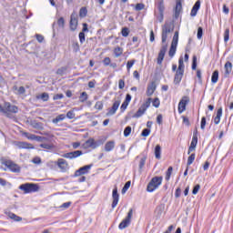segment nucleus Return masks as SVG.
<instances>
[{"label": "nucleus", "mask_w": 233, "mask_h": 233, "mask_svg": "<svg viewBox=\"0 0 233 233\" xmlns=\"http://www.w3.org/2000/svg\"><path fill=\"white\" fill-rule=\"evenodd\" d=\"M174 32V26L170 23H166L162 26V46L160 48V51L158 53V56L157 59V65H163V59H165V55L167 54V50L168 48V44L167 43V40L168 39V35L172 34Z\"/></svg>", "instance_id": "1"}, {"label": "nucleus", "mask_w": 233, "mask_h": 233, "mask_svg": "<svg viewBox=\"0 0 233 233\" xmlns=\"http://www.w3.org/2000/svg\"><path fill=\"white\" fill-rule=\"evenodd\" d=\"M185 74V62L183 61V56L178 59V67L175 74L174 84L179 85L181 83V79H183V76Z\"/></svg>", "instance_id": "2"}, {"label": "nucleus", "mask_w": 233, "mask_h": 233, "mask_svg": "<svg viewBox=\"0 0 233 233\" xmlns=\"http://www.w3.org/2000/svg\"><path fill=\"white\" fill-rule=\"evenodd\" d=\"M162 183H163V177H152L147 187V192H154V190H157V188L161 187Z\"/></svg>", "instance_id": "3"}, {"label": "nucleus", "mask_w": 233, "mask_h": 233, "mask_svg": "<svg viewBox=\"0 0 233 233\" xmlns=\"http://www.w3.org/2000/svg\"><path fill=\"white\" fill-rule=\"evenodd\" d=\"M19 189L23 190L25 194H32L39 191V185L34 183H25L20 185Z\"/></svg>", "instance_id": "4"}, {"label": "nucleus", "mask_w": 233, "mask_h": 233, "mask_svg": "<svg viewBox=\"0 0 233 233\" xmlns=\"http://www.w3.org/2000/svg\"><path fill=\"white\" fill-rule=\"evenodd\" d=\"M179 41V32H175L172 42H171V46L169 48L168 56L169 57H174L176 56V50H177V43Z\"/></svg>", "instance_id": "5"}, {"label": "nucleus", "mask_w": 233, "mask_h": 233, "mask_svg": "<svg viewBox=\"0 0 233 233\" xmlns=\"http://www.w3.org/2000/svg\"><path fill=\"white\" fill-rule=\"evenodd\" d=\"M152 103V98H147V101L138 108L137 113L133 116V117H141L147 112V109L150 107V104Z\"/></svg>", "instance_id": "6"}, {"label": "nucleus", "mask_w": 233, "mask_h": 233, "mask_svg": "<svg viewBox=\"0 0 233 233\" xmlns=\"http://www.w3.org/2000/svg\"><path fill=\"white\" fill-rule=\"evenodd\" d=\"M5 112H4L5 116H6V117H10V114H17V112H19V107L10 104V102H5Z\"/></svg>", "instance_id": "7"}, {"label": "nucleus", "mask_w": 233, "mask_h": 233, "mask_svg": "<svg viewBox=\"0 0 233 233\" xmlns=\"http://www.w3.org/2000/svg\"><path fill=\"white\" fill-rule=\"evenodd\" d=\"M5 167H6L11 172H14L15 174H19L21 172V167L19 165L15 164L12 160H5L4 162Z\"/></svg>", "instance_id": "8"}, {"label": "nucleus", "mask_w": 233, "mask_h": 233, "mask_svg": "<svg viewBox=\"0 0 233 233\" xmlns=\"http://www.w3.org/2000/svg\"><path fill=\"white\" fill-rule=\"evenodd\" d=\"M133 214H134V210L133 209H129V211L127 213V216L122 221V223H120L119 226H118V228L120 230H123V229L127 228V227H128V225H130V222L132 221Z\"/></svg>", "instance_id": "9"}, {"label": "nucleus", "mask_w": 233, "mask_h": 233, "mask_svg": "<svg viewBox=\"0 0 233 233\" xmlns=\"http://www.w3.org/2000/svg\"><path fill=\"white\" fill-rule=\"evenodd\" d=\"M190 103V97L185 96H183L178 103V114H183L187 110V105Z\"/></svg>", "instance_id": "10"}, {"label": "nucleus", "mask_w": 233, "mask_h": 233, "mask_svg": "<svg viewBox=\"0 0 233 233\" xmlns=\"http://www.w3.org/2000/svg\"><path fill=\"white\" fill-rule=\"evenodd\" d=\"M69 25H70V30L72 32H76V30H77V25H78L77 14L72 13Z\"/></svg>", "instance_id": "11"}, {"label": "nucleus", "mask_w": 233, "mask_h": 233, "mask_svg": "<svg viewBox=\"0 0 233 233\" xmlns=\"http://www.w3.org/2000/svg\"><path fill=\"white\" fill-rule=\"evenodd\" d=\"M90 168H92V165H86L80 167L78 170L75 172V177H79V176H85V174H88Z\"/></svg>", "instance_id": "12"}, {"label": "nucleus", "mask_w": 233, "mask_h": 233, "mask_svg": "<svg viewBox=\"0 0 233 233\" xmlns=\"http://www.w3.org/2000/svg\"><path fill=\"white\" fill-rule=\"evenodd\" d=\"M79 156H83V151L76 150V151L66 153L62 155V157H65L66 159H76V157H79Z\"/></svg>", "instance_id": "13"}, {"label": "nucleus", "mask_w": 233, "mask_h": 233, "mask_svg": "<svg viewBox=\"0 0 233 233\" xmlns=\"http://www.w3.org/2000/svg\"><path fill=\"white\" fill-rule=\"evenodd\" d=\"M119 105H121V99L115 100L111 108L108 109L106 116H114L117 109L119 108Z\"/></svg>", "instance_id": "14"}, {"label": "nucleus", "mask_w": 233, "mask_h": 233, "mask_svg": "<svg viewBox=\"0 0 233 233\" xmlns=\"http://www.w3.org/2000/svg\"><path fill=\"white\" fill-rule=\"evenodd\" d=\"M57 167L60 168L61 172H66L68 170V162L64 158H58Z\"/></svg>", "instance_id": "15"}, {"label": "nucleus", "mask_w": 233, "mask_h": 233, "mask_svg": "<svg viewBox=\"0 0 233 233\" xmlns=\"http://www.w3.org/2000/svg\"><path fill=\"white\" fill-rule=\"evenodd\" d=\"M112 198V208H116L117 207V203H119V193H117V187L113 189Z\"/></svg>", "instance_id": "16"}, {"label": "nucleus", "mask_w": 233, "mask_h": 233, "mask_svg": "<svg viewBox=\"0 0 233 233\" xmlns=\"http://www.w3.org/2000/svg\"><path fill=\"white\" fill-rule=\"evenodd\" d=\"M15 147L20 149H34V146L27 142H15Z\"/></svg>", "instance_id": "17"}, {"label": "nucleus", "mask_w": 233, "mask_h": 233, "mask_svg": "<svg viewBox=\"0 0 233 233\" xmlns=\"http://www.w3.org/2000/svg\"><path fill=\"white\" fill-rule=\"evenodd\" d=\"M130 101H132V96H130V94H127L126 96L125 101L122 103L120 106L121 112H125V110H127L128 105L130 104Z\"/></svg>", "instance_id": "18"}, {"label": "nucleus", "mask_w": 233, "mask_h": 233, "mask_svg": "<svg viewBox=\"0 0 233 233\" xmlns=\"http://www.w3.org/2000/svg\"><path fill=\"white\" fill-rule=\"evenodd\" d=\"M200 7H201V2L198 0L191 9V13H190L191 17H196V15H198V11L199 10Z\"/></svg>", "instance_id": "19"}, {"label": "nucleus", "mask_w": 233, "mask_h": 233, "mask_svg": "<svg viewBox=\"0 0 233 233\" xmlns=\"http://www.w3.org/2000/svg\"><path fill=\"white\" fill-rule=\"evenodd\" d=\"M196 147H198V136L194 135L193 137H192L191 144L188 147L187 154H190V152H194V150H196Z\"/></svg>", "instance_id": "20"}, {"label": "nucleus", "mask_w": 233, "mask_h": 233, "mask_svg": "<svg viewBox=\"0 0 233 233\" xmlns=\"http://www.w3.org/2000/svg\"><path fill=\"white\" fill-rule=\"evenodd\" d=\"M156 88H157L156 82H152L151 84H149L147 86V92H146L147 96L148 97H150V96H152L156 92Z\"/></svg>", "instance_id": "21"}, {"label": "nucleus", "mask_w": 233, "mask_h": 233, "mask_svg": "<svg viewBox=\"0 0 233 233\" xmlns=\"http://www.w3.org/2000/svg\"><path fill=\"white\" fill-rule=\"evenodd\" d=\"M84 148H96V140L94 138H89L83 145Z\"/></svg>", "instance_id": "22"}, {"label": "nucleus", "mask_w": 233, "mask_h": 233, "mask_svg": "<svg viewBox=\"0 0 233 233\" xmlns=\"http://www.w3.org/2000/svg\"><path fill=\"white\" fill-rule=\"evenodd\" d=\"M183 10V5L181 4V1H177L176 7H175V17L177 19L179 17V14H181Z\"/></svg>", "instance_id": "23"}, {"label": "nucleus", "mask_w": 233, "mask_h": 233, "mask_svg": "<svg viewBox=\"0 0 233 233\" xmlns=\"http://www.w3.org/2000/svg\"><path fill=\"white\" fill-rule=\"evenodd\" d=\"M13 91L15 92V94H16V96H23V94L26 93V89L25 88V86H14Z\"/></svg>", "instance_id": "24"}, {"label": "nucleus", "mask_w": 233, "mask_h": 233, "mask_svg": "<svg viewBox=\"0 0 233 233\" xmlns=\"http://www.w3.org/2000/svg\"><path fill=\"white\" fill-rule=\"evenodd\" d=\"M116 148V141L111 140L107 141L105 145V151L106 152H112V150Z\"/></svg>", "instance_id": "25"}, {"label": "nucleus", "mask_w": 233, "mask_h": 233, "mask_svg": "<svg viewBox=\"0 0 233 233\" xmlns=\"http://www.w3.org/2000/svg\"><path fill=\"white\" fill-rule=\"evenodd\" d=\"M222 116H223V108L220 107V108L218 109L217 116L214 117L215 125H219Z\"/></svg>", "instance_id": "26"}, {"label": "nucleus", "mask_w": 233, "mask_h": 233, "mask_svg": "<svg viewBox=\"0 0 233 233\" xmlns=\"http://www.w3.org/2000/svg\"><path fill=\"white\" fill-rule=\"evenodd\" d=\"M6 216L8 217L9 219H13V221H23V218L15 215V213L12 212H5Z\"/></svg>", "instance_id": "27"}, {"label": "nucleus", "mask_w": 233, "mask_h": 233, "mask_svg": "<svg viewBox=\"0 0 233 233\" xmlns=\"http://www.w3.org/2000/svg\"><path fill=\"white\" fill-rule=\"evenodd\" d=\"M157 9L160 14H165V0L157 1Z\"/></svg>", "instance_id": "28"}, {"label": "nucleus", "mask_w": 233, "mask_h": 233, "mask_svg": "<svg viewBox=\"0 0 233 233\" xmlns=\"http://www.w3.org/2000/svg\"><path fill=\"white\" fill-rule=\"evenodd\" d=\"M226 76H230V72H232V64L230 62H227L224 66Z\"/></svg>", "instance_id": "29"}, {"label": "nucleus", "mask_w": 233, "mask_h": 233, "mask_svg": "<svg viewBox=\"0 0 233 233\" xmlns=\"http://www.w3.org/2000/svg\"><path fill=\"white\" fill-rule=\"evenodd\" d=\"M219 79V71L218 70H215L212 74V76H211V82L216 85V83H218Z\"/></svg>", "instance_id": "30"}, {"label": "nucleus", "mask_w": 233, "mask_h": 233, "mask_svg": "<svg viewBox=\"0 0 233 233\" xmlns=\"http://www.w3.org/2000/svg\"><path fill=\"white\" fill-rule=\"evenodd\" d=\"M66 116H65V114H61L59 116H57L55 119L52 120V123H54L55 125H57V123L64 121V119H66Z\"/></svg>", "instance_id": "31"}, {"label": "nucleus", "mask_w": 233, "mask_h": 233, "mask_svg": "<svg viewBox=\"0 0 233 233\" xmlns=\"http://www.w3.org/2000/svg\"><path fill=\"white\" fill-rule=\"evenodd\" d=\"M155 157L157 159H161V146L157 145L155 147Z\"/></svg>", "instance_id": "32"}, {"label": "nucleus", "mask_w": 233, "mask_h": 233, "mask_svg": "<svg viewBox=\"0 0 233 233\" xmlns=\"http://www.w3.org/2000/svg\"><path fill=\"white\" fill-rule=\"evenodd\" d=\"M40 147L45 148L46 150H52V148H54V144L52 143L40 144Z\"/></svg>", "instance_id": "33"}, {"label": "nucleus", "mask_w": 233, "mask_h": 233, "mask_svg": "<svg viewBox=\"0 0 233 233\" xmlns=\"http://www.w3.org/2000/svg\"><path fill=\"white\" fill-rule=\"evenodd\" d=\"M114 54L116 57H120L123 55V48L119 46L115 47Z\"/></svg>", "instance_id": "34"}, {"label": "nucleus", "mask_w": 233, "mask_h": 233, "mask_svg": "<svg viewBox=\"0 0 233 233\" xmlns=\"http://www.w3.org/2000/svg\"><path fill=\"white\" fill-rule=\"evenodd\" d=\"M195 160H196V153H193L187 157V167H190V165H192V163H194Z\"/></svg>", "instance_id": "35"}, {"label": "nucleus", "mask_w": 233, "mask_h": 233, "mask_svg": "<svg viewBox=\"0 0 233 233\" xmlns=\"http://www.w3.org/2000/svg\"><path fill=\"white\" fill-rule=\"evenodd\" d=\"M87 100H88V94H86V92H82L79 96L80 103H85V101H87Z\"/></svg>", "instance_id": "36"}, {"label": "nucleus", "mask_w": 233, "mask_h": 233, "mask_svg": "<svg viewBox=\"0 0 233 233\" xmlns=\"http://www.w3.org/2000/svg\"><path fill=\"white\" fill-rule=\"evenodd\" d=\"M37 99H42V101H48L50 99V96H48V93H43L40 96H36Z\"/></svg>", "instance_id": "37"}, {"label": "nucleus", "mask_w": 233, "mask_h": 233, "mask_svg": "<svg viewBox=\"0 0 233 233\" xmlns=\"http://www.w3.org/2000/svg\"><path fill=\"white\" fill-rule=\"evenodd\" d=\"M174 168L172 167H169L167 168V171L166 172V181H170V176H172V171Z\"/></svg>", "instance_id": "38"}, {"label": "nucleus", "mask_w": 233, "mask_h": 233, "mask_svg": "<svg viewBox=\"0 0 233 233\" xmlns=\"http://www.w3.org/2000/svg\"><path fill=\"white\" fill-rule=\"evenodd\" d=\"M229 38H230V29L227 28L224 32V41H225V43H228Z\"/></svg>", "instance_id": "39"}, {"label": "nucleus", "mask_w": 233, "mask_h": 233, "mask_svg": "<svg viewBox=\"0 0 233 233\" xmlns=\"http://www.w3.org/2000/svg\"><path fill=\"white\" fill-rule=\"evenodd\" d=\"M86 14H88V10H86V7H81L79 11V16L86 17Z\"/></svg>", "instance_id": "40"}, {"label": "nucleus", "mask_w": 233, "mask_h": 233, "mask_svg": "<svg viewBox=\"0 0 233 233\" xmlns=\"http://www.w3.org/2000/svg\"><path fill=\"white\" fill-rule=\"evenodd\" d=\"M24 136L30 141H35V135L30 133H24Z\"/></svg>", "instance_id": "41"}, {"label": "nucleus", "mask_w": 233, "mask_h": 233, "mask_svg": "<svg viewBox=\"0 0 233 233\" xmlns=\"http://www.w3.org/2000/svg\"><path fill=\"white\" fill-rule=\"evenodd\" d=\"M131 133H132V127L130 126L127 127L124 130L125 137H128V136H130Z\"/></svg>", "instance_id": "42"}, {"label": "nucleus", "mask_w": 233, "mask_h": 233, "mask_svg": "<svg viewBox=\"0 0 233 233\" xmlns=\"http://www.w3.org/2000/svg\"><path fill=\"white\" fill-rule=\"evenodd\" d=\"M135 10L137 12H139L141 10H145V4H143V3L137 4L136 6H135Z\"/></svg>", "instance_id": "43"}, {"label": "nucleus", "mask_w": 233, "mask_h": 233, "mask_svg": "<svg viewBox=\"0 0 233 233\" xmlns=\"http://www.w3.org/2000/svg\"><path fill=\"white\" fill-rule=\"evenodd\" d=\"M130 185H132V182L130 181H127L124 187L122 188V194H126L127 193V190H128L130 188Z\"/></svg>", "instance_id": "44"}, {"label": "nucleus", "mask_w": 233, "mask_h": 233, "mask_svg": "<svg viewBox=\"0 0 233 233\" xmlns=\"http://www.w3.org/2000/svg\"><path fill=\"white\" fill-rule=\"evenodd\" d=\"M135 64H136V60L127 61V72H130V68H132V66H134Z\"/></svg>", "instance_id": "45"}, {"label": "nucleus", "mask_w": 233, "mask_h": 233, "mask_svg": "<svg viewBox=\"0 0 233 233\" xmlns=\"http://www.w3.org/2000/svg\"><path fill=\"white\" fill-rule=\"evenodd\" d=\"M121 34L123 37H128V34H130V31L128 30L127 27L122 28Z\"/></svg>", "instance_id": "46"}, {"label": "nucleus", "mask_w": 233, "mask_h": 233, "mask_svg": "<svg viewBox=\"0 0 233 233\" xmlns=\"http://www.w3.org/2000/svg\"><path fill=\"white\" fill-rule=\"evenodd\" d=\"M66 117L68 119H74L76 117V113H74V110H70L66 113Z\"/></svg>", "instance_id": "47"}, {"label": "nucleus", "mask_w": 233, "mask_h": 233, "mask_svg": "<svg viewBox=\"0 0 233 233\" xmlns=\"http://www.w3.org/2000/svg\"><path fill=\"white\" fill-rule=\"evenodd\" d=\"M57 25H58V26H60V28H65V18L60 17L57 20Z\"/></svg>", "instance_id": "48"}, {"label": "nucleus", "mask_w": 233, "mask_h": 233, "mask_svg": "<svg viewBox=\"0 0 233 233\" xmlns=\"http://www.w3.org/2000/svg\"><path fill=\"white\" fill-rule=\"evenodd\" d=\"M201 188V186L199 184H197L192 190V194L194 196H196V194H198V192H199V189Z\"/></svg>", "instance_id": "49"}, {"label": "nucleus", "mask_w": 233, "mask_h": 233, "mask_svg": "<svg viewBox=\"0 0 233 233\" xmlns=\"http://www.w3.org/2000/svg\"><path fill=\"white\" fill-rule=\"evenodd\" d=\"M141 136L143 137H147L150 136V129H148V128L143 129Z\"/></svg>", "instance_id": "50"}, {"label": "nucleus", "mask_w": 233, "mask_h": 233, "mask_svg": "<svg viewBox=\"0 0 233 233\" xmlns=\"http://www.w3.org/2000/svg\"><path fill=\"white\" fill-rule=\"evenodd\" d=\"M152 103H153V106H155V108H159V105H161L159 98H155Z\"/></svg>", "instance_id": "51"}, {"label": "nucleus", "mask_w": 233, "mask_h": 233, "mask_svg": "<svg viewBox=\"0 0 233 233\" xmlns=\"http://www.w3.org/2000/svg\"><path fill=\"white\" fill-rule=\"evenodd\" d=\"M95 108L96 110H103V102L101 101L96 102L95 105Z\"/></svg>", "instance_id": "52"}, {"label": "nucleus", "mask_w": 233, "mask_h": 233, "mask_svg": "<svg viewBox=\"0 0 233 233\" xmlns=\"http://www.w3.org/2000/svg\"><path fill=\"white\" fill-rule=\"evenodd\" d=\"M78 37H79V41L81 43V45H83V43H85V33L84 32H80L79 35H78Z\"/></svg>", "instance_id": "53"}, {"label": "nucleus", "mask_w": 233, "mask_h": 233, "mask_svg": "<svg viewBox=\"0 0 233 233\" xmlns=\"http://www.w3.org/2000/svg\"><path fill=\"white\" fill-rule=\"evenodd\" d=\"M206 125H207V118L205 116H203L201 119L200 128L202 130H205Z\"/></svg>", "instance_id": "54"}, {"label": "nucleus", "mask_w": 233, "mask_h": 233, "mask_svg": "<svg viewBox=\"0 0 233 233\" xmlns=\"http://www.w3.org/2000/svg\"><path fill=\"white\" fill-rule=\"evenodd\" d=\"M147 162V157H144L140 159V162H139V168L140 170L143 168V167H145V163Z\"/></svg>", "instance_id": "55"}, {"label": "nucleus", "mask_w": 233, "mask_h": 233, "mask_svg": "<svg viewBox=\"0 0 233 233\" xmlns=\"http://www.w3.org/2000/svg\"><path fill=\"white\" fill-rule=\"evenodd\" d=\"M197 37L198 39H201V37H203V27H198Z\"/></svg>", "instance_id": "56"}, {"label": "nucleus", "mask_w": 233, "mask_h": 233, "mask_svg": "<svg viewBox=\"0 0 233 233\" xmlns=\"http://www.w3.org/2000/svg\"><path fill=\"white\" fill-rule=\"evenodd\" d=\"M48 138L45 137H39V136H36L35 138V141H38V142H43V141H47Z\"/></svg>", "instance_id": "57"}, {"label": "nucleus", "mask_w": 233, "mask_h": 233, "mask_svg": "<svg viewBox=\"0 0 233 233\" xmlns=\"http://www.w3.org/2000/svg\"><path fill=\"white\" fill-rule=\"evenodd\" d=\"M103 63L105 66H110V63H111L110 57H105L103 60Z\"/></svg>", "instance_id": "58"}, {"label": "nucleus", "mask_w": 233, "mask_h": 233, "mask_svg": "<svg viewBox=\"0 0 233 233\" xmlns=\"http://www.w3.org/2000/svg\"><path fill=\"white\" fill-rule=\"evenodd\" d=\"M182 119H183L184 125H186L187 127H190V121L188 120V117L183 116Z\"/></svg>", "instance_id": "59"}, {"label": "nucleus", "mask_w": 233, "mask_h": 233, "mask_svg": "<svg viewBox=\"0 0 233 233\" xmlns=\"http://www.w3.org/2000/svg\"><path fill=\"white\" fill-rule=\"evenodd\" d=\"M118 88H119L120 90H123V88H125V80L120 79V80L118 81Z\"/></svg>", "instance_id": "60"}, {"label": "nucleus", "mask_w": 233, "mask_h": 233, "mask_svg": "<svg viewBox=\"0 0 233 233\" xmlns=\"http://www.w3.org/2000/svg\"><path fill=\"white\" fill-rule=\"evenodd\" d=\"M63 97H65V95L56 94V95L54 96L53 99H54V101H57V99H63Z\"/></svg>", "instance_id": "61"}, {"label": "nucleus", "mask_w": 233, "mask_h": 233, "mask_svg": "<svg viewBox=\"0 0 233 233\" xmlns=\"http://www.w3.org/2000/svg\"><path fill=\"white\" fill-rule=\"evenodd\" d=\"M157 19L158 23H163L164 13H159V15L157 16Z\"/></svg>", "instance_id": "62"}, {"label": "nucleus", "mask_w": 233, "mask_h": 233, "mask_svg": "<svg viewBox=\"0 0 233 233\" xmlns=\"http://www.w3.org/2000/svg\"><path fill=\"white\" fill-rule=\"evenodd\" d=\"M36 41H38V43H43V41H45V36L42 35H36Z\"/></svg>", "instance_id": "63"}, {"label": "nucleus", "mask_w": 233, "mask_h": 233, "mask_svg": "<svg viewBox=\"0 0 233 233\" xmlns=\"http://www.w3.org/2000/svg\"><path fill=\"white\" fill-rule=\"evenodd\" d=\"M180 196H181V188L178 187L176 189L175 198H179Z\"/></svg>", "instance_id": "64"}]
</instances>
